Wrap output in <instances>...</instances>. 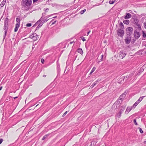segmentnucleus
I'll use <instances>...</instances> for the list:
<instances>
[{"instance_id":"60","label":"nucleus","mask_w":146,"mask_h":146,"mask_svg":"<svg viewBox=\"0 0 146 146\" xmlns=\"http://www.w3.org/2000/svg\"><path fill=\"white\" fill-rule=\"evenodd\" d=\"M93 72H92V71H91V72H90V74H91Z\"/></svg>"},{"instance_id":"50","label":"nucleus","mask_w":146,"mask_h":146,"mask_svg":"<svg viewBox=\"0 0 146 146\" xmlns=\"http://www.w3.org/2000/svg\"><path fill=\"white\" fill-rule=\"evenodd\" d=\"M33 2L34 3L38 1V0H33Z\"/></svg>"},{"instance_id":"7","label":"nucleus","mask_w":146,"mask_h":146,"mask_svg":"<svg viewBox=\"0 0 146 146\" xmlns=\"http://www.w3.org/2000/svg\"><path fill=\"white\" fill-rule=\"evenodd\" d=\"M126 54L125 52L122 51L119 52V57L121 59L123 58L126 56Z\"/></svg>"},{"instance_id":"54","label":"nucleus","mask_w":146,"mask_h":146,"mask_svg":"<svg viewBox=\"0 0 146 146\" xmlns=\"http://www.w3.org/2000/svg\"><path fill=\"white\" fill-rule=\"evenodd\" d=\"M143 16H145L146 15V14H143L141 15Z\"/></svg>"},{"instance_id":"64","label":"nucleus","mask_w":146,"mask_h":146,"mask_svg":"<svg viewBox=\"0 0 146 146\" xmlns=\"http://www.w3.org/2000/svg\"><path fill=\"white\" fill-rule=\"evenodd\" d=\"M144 45H145V46H146V44H144Z\"/></svg>"},{"instance_id":"48","label":"nucleus","mask_w":146,"mask_h":146,"mask_svg":"<svg viewBox=\"0 0 146 146\" xmlns=\"http://www.w3.org/2000/svg\"><path fill=\"white\" fill-rule=\"evenodd\" d=\"M103 55H102L101 58V59H100V60L99 62L101 61L102 60V59H103Z\"/></svg>"},{"instance_id":"39","label":"nucleus","mask_w":146,"mask_h":146,"mask_svg":"<svg viewBox=\"0 0 146 146\" xmlns=\"http://www.w3.org/2000/svg\"><path fill=\"white\" fill-rule=\"evenodd\" d=\"M5 4V3H4V2H3L2 1V2H1L0 5L1 7H3L4 6Z\"/></svg>"},{"instance_id":"1","label":"nucleus","mask_w":146,"mask_h":146,"mask_svg":"<svg viewBox=\"0 0 146 146\" xmlns=\"http://www.w3.org/2000/svg\"><path fill=\"white\" fill-rule=\"evenodd\" d=\"M32 3L31 0H22L21 1V5L22 8H24V9L26 10H28L30 7Z\"/></svg>"},{"instance_id":"56","label":"nucleus","mask_w":146,"mask_h":146,"mask_svg":"<svg viewBox=\"0 0 146 146\" xmlns=\"http://www.w3.org/2000/svg\"><path fill=\"white\" fill-rule=\"evenodd\" d=\"M6 1V0H3V2H4V3H5Z\"/></svg>"},{"instance_id":"45","label":"nucleus","mask_w":146,"mask_h":146,"mask_svg":"<svg viewBox=\"0 0 146 146\" xmlns=\"http://www.w3.org/2000/svg\"><path fill=\"white\" fill-rule=\"evenodd\" d=\"M41 61L42 63L43 64L44 62V60L42 58L41 60Z\"/></svg>"},{"instance_id":"59","label":"nucleus","mask_w":146,"mask_h":146,"mask_svg":"<svg viewBox=\"0 0 146 146\" xmlns=\"http://www.w3.org/2000/svg\"><path fill=\"white\" fill-rule=\"evenodd\" d=\"M2 87L1 86L0 87V90H1L2 89Z\"/></svg>"},{"instance_id":"19","label":"nucleus","mask_w":146,"mask_h":146,"mask_svg":"<svg viewBox=\"0 0 146 146\" xmlns=\"http://www.w3.org/2000/svg\"><path fill=\"white\" fill-rule=\"evenodd\" d=\"M145 97V96H143L140 97L139 98L137 101V102L139 103Z\"/></svg>"},{"instance_id":"20","label":"nucleus","mask_w":146,"mask_h":146,"mask_svg":"<svg viewBox=\"0 0 146 146\" xmlns=\"http://www.w3.org/2000/svg\"><path fill=\"white\" fill-rule=\"evenodd\" d=\"M9 22V19L7 17L5 20L4 22V24L8 25V23Z\"/></svg>"},{"instance_id":"6","label":"nucleus","mask_w":146,"mask_h":146,"mask_svg":"<svg viewBox=\"0 0 146 146\" xmlns=\"http://www.w3.org/2000/svg\"><path fill=\"white\" fill-rule=\"evenodd\" d=\"M134 36L135 38L138 39L140 37L141 34L139 32H137L136 30H135L134 32Z\"/></svg>"},{"instance_id":"23","label":"nucleus","mask_w":146,"mask_h":146,"mask_svg":"<svg viewBox=\"0 0 146 146\" xmlns=\"http://www.w3.org/2000/svg\"><path fill=\"white\" fill-rule=\"evenodd\" d=\"M8 31H5V33L3 35V41L7 35V32Z\"/></svg>"},{"instance_id":"29","label":"nucleus","mask_w":146,"mask_h":146,"mask_svg":"<svg viewBox=\"0 0 146 146\" xmlns=\"http://www.w3.org/2000/svg\"><path fill=\"white\" fill-rule=\"evenodd\" d=\"M124 110L125 108H123V107H122V108L120 109L119 112L122 113L123 111H124Z\"/></svg>"},{"instance_id":"31","label":"nucleus","mask_w":146,"mask_h":146,"mask_svg":"<svg viewBox=\"0 0 146 146\" xmlns=\"http://www.w3.org/2000/svg\"><path fill=\"white\" fill-rule=\"evenodd\" d=\"M54 21V20L53 19L51 21V23H51L52 25H53V24H55L56 22V21Z\"/></svg>"},{"instance_id":"25","label":"nucleus","mask_w":146,"mask_h":146,"mask_svg":"<svg viewBox=\"0 0 146 146\" xmlns=\"http://www.w3.org/2000/svg\"><path fill=\"white\" fill-rule=\"evenodd\" d=\"M125 93H123L120 96V100H121L122 99V98H124L125 96Z\"/></svg>"},{"instance_id":"47","label":"nucleus","mask_w":146,"mask_h":146,"mask_svg":"<svg viewBox=\"0 0 146 146\" xmlns=\"http://www.w3.org/2000/svg\"><path fill=\"white\" fill-rule=\"evenodd\" d=\"M3 141V139H2V138L0 139V144H1L2 143Z\"/></svg>"},{"instance_id":"43","label":"nucleus","mask_w":146,"mask_h":146,"mask_svg":"<svg viewBox=\"0 0 146 146\" xmlns=\"http://www.w3.org/2000/svg\"><path fill=\"white\" fill-rule=\"evenodd\" d=\"M34 35V36H39V35L35 33H33L32 35Z\"/></svg>"},{"instance_id":"34","label":"nucleus","mask_w":146,"mask_h":146,"mask_svg":"<svg viewBox=\"0 0 146 146\" xmlns=\"http://www.w3.org/2000/svg\"><path fill=\"white\" fill-rule=\"evenodd\" d=\"M32 24L31 23H28L26 25V26L27 27H30L31 26Z\"/></svg>"},{"instance_id":"12","label":"nucleus","mask_w":146,"mask_h":146,"mask_svg":"<svg viewBox=\"0 0 146 146\" xmlns=\"http://www.w3.org/2000/svg\"><path fill=\"white\" fill-rule=\"evenodd\" d=\"M131 108H129V107H127L125 112V114H128L131 110Z\"/></svg>"},{"instance_id":"57","label":"nucleus","mask_w":146,"mask_h":146,"mask_svg":"<svg viewBox=\"0 0 146 146\" xmlns=\"http://www.w3.org/2000/svg\"><path fill=\"white\" fill-rule=\"evenodd\" d=\"M90 31H89L87 33V35H89V34L90 33Z\"/></svg>"},{"instance_id":"58","label":"nucleus","mask_w":146,"mask_h":146,"mask_svg":"<svg viewBox=\"0 0 146 146\" xmlns=\"http://www.w3.org/2000/svg\"><path fill=\"white\" fill-rule=\"evenodd\" d=\"M46 76L45 75H43V77H45Z\"/></svg>"},{"instance_id":"40","label":"nucleus","mask_w":146,"mask_h":146,"mask_svg":"<svg viewBox=\"0 0 146 146\" xmlns=\"http://www.w3.org/2000/svg\"><path fill=\"white\" fill-rule=\"evenodd\" d=\"M95 142H94V141L92 142L91 143V145H90L91 146H94V145L95 144Z\"/></svg>"},{"instance_id":"24","label":"nucleus","mask_w":146,"mask_h":146,"mask_svg":"<svg viewBox=\"0 0 146 146\" xmlns=\"http://www.w3.org/2000/svg\"><path fill=\"white\" fill-rule=\"evenodd\" d=\"M98 81L97 80L95 82H94L92 84V85L90 87L92 88L94 87V86H95L96 85V84H97V82H98Z\"/></svg>"},{"instance_id":"61","label":"nucleus","mask_w":146,"mask_h":146,"mask_svg":"<svg viewBox=\"0 0 146 146\" xmlns=\"http://www.w3.org/2000/svg\"><path fill=\"white\" fill-rule=\"evenodd\" d=\"M144 143V144H146V141H145L143 142Z\"/></svg>"},{"instance_id":"55","label":"nucleus","mask_w":146,"mask_h":146,"mask_svg":"<svg viewBox=\"0 0 146 146\" xmlns=\"http://www.w3.org/2000/svg\"><path fill=\"white\" fill-rule=\"evenodd\" d=\"M74 42V41H72V42H70V44H72Z\"/></svg>"},{"instance_id":"10","label":"nucleus","mask_w":146,"mask_h":146,"mask_svg":"<svg viewBox=\"0 0 146 146\" xmlns=\"http://www.w3.org/2000/svg\"><path fill=\"white\" fill-rule=\"evenodd\" d=\"M57 73L58 74H59L60 72V69L59 64L58 63H57Z\"/></svg>"},{"instance_id":"42","label":"nucleus","mask_w":146,"mask_h":146,"mask_svg":"<svg viewBox=\"0 0 146 146\" xmlns=\"http://www.w3.org/2000/svg\"><path fill=\"white\" fill-rule=\"evenodd\" d=\"M104 1V0H103L102 2L100 3H97L94 6H99V5H100L102 3H103Z\"/></svg>"},{"instance_id":"62","label":"nucleus","mask_w":146,"mask_h":146,"mask_svg":"<svg viewBox=\"0 0 146 146\" xmlns=\"http://www.w3.org/2000/svg\"><path fill=\"white\" fill-rule=\"evenodd\" d=\"M50 16V15H48V16H47L46 17L48 18Z\"/></svg>"},{"instance_id":"36","label":"nucleus","mask_w":146,"mask_h":146,"mask_svg":"<svg viewBox=\"0 0 146 146\" xmlns=\"http://www.w3.org/2000/svg\"><path fill=\"white\" fill-rule=\"evenodd\" d=\"M41 19V22H42L43 21H44V23L45 22H47L48 19Z\"/></svg>"},{"instance_id":"30","label":"nucleus","mask_w":146,"mask_h":146,"mask_svg":"<svg viewBox=\"0 0 146 146\" xmlns=\"http://www.w3.org/2000/svg\"><path fill=\"white\" fill-rule=\"evenodd\" d=\"M86 11V9H84L83 10H82L80 12V13L81 14H83L85 11Z\"/></svg>"},{"instance_id":"18","label":"nucleus","mask_w":146,"mask_h":146,"mask_svg":"<svg viewBox=\"0 0 146 146\" xmlns=\"http://www.w3.org/2000/svg\"><path fill=\"white\" fill-rule=\"evenodd\" d=\"M16 21L17 22L16 24H18L20 25V20L19 18H17L16 19Z\"/></svg>"},{"instance_id":"16","label":"nucleus","mask_w":146,"mask_h":146,"mask_svg":"<svg viewBox=\"0 0 146 146\" xmlns=\"http://www.w3.org/2000/svg\"><path fill=\"white\" fill-rule=\"evenodd\" d=\"M139 20L137 19H134V24L136 25L138 24V22H139Z\"/></svg>"},{"instance_id":"44","label":"nucleus","mask_w":146,"mask_h":146,"mask_svg":"<svg viewBox=\"0 0 146 146\" xmlns=\"http://www.w3.org/2000/svg\"><path fill=\"white\" fill-rule=\"evenodd\" d=\"M96 68L95 67H93L92 68V70H91V71L92 72H94V71L95 70H96Z\"/></svg>"},{"instance_id":"37","label":"nucleus","mask_w":146,"mask_h":146,"mask_svg":"<svg viewBox=\"0 0 146 146\" xmlns=\"http://www.w3.org/2000/svg\"><path fill=\"white\" fill-rule=\"evenodd\" d=\"M121 114L122 113L119 111V113L117 114V116L119 117H120L121 116Z\"/></svg>"},{"instance_id":"21","label":"nucleus","mask_w":146,"mask_h":146,"mask_svg":"<svg viewBox=\"0 0 146 146\" xmlns=\"http://www.w3.org/2000/svg\"><path fill=\"white\" fill-rule=\"evenodd\" d=\"M123 22L124 24L128 25L129 23V20H125Z\"/></svg>"},{"instance_id":"5","label":"nucleus","mask_w":146,"mask_h":146,"mask_svg":"<svg viewBox=\"0 0 146 146\" xmlns=\"http://www.w3.org/2000/svg\"><path fill=\"white\" fill-rule=\"evenodd\" d=\"M131 36L130 35H126V36L125 37L124 41L126 44H129L131 41Z\"/></svg>"},{"instance_id":"51","label":"nucleus","mask_w":146,"mask_h":146,"mask_svg":"<svg viewBox=\"0 0 146 146\" xmlns=\"http://www.w3.org/2000/svg\"><path fill=\"white\" fill-rule=\"evenodd\" d=\"M144 24L145 25L144 27L146 29V22L145 23H144Z\"/></svg>"},{"instance_id":"17","label":"nucleus","mask_w":146,"mask_h":146,"mask_svg":"<svg viewBox=\"0 0 146 146\" xmlns=\"http://www.w3.org/2000/svg\"><path fill=\"white\" fill-rule=\"evenodd\" d=\"M119 25L120 28H119V29H123L124 28V26L123 23L122 22L120 23L119 24Z\"/></svg>"},{"instance_id":"49","label":"nucleus","mask_w":146,"mask_h":146,"mask_svg":"<svg viewBox=\"0 0 146 146\" xmlns=\"http://www.w3.org/2000/svg\"><path fill=\"white\" fill-rule=\"evenodd\" d=\"M81 38H82L83 41H84L86 40V39L83 37H81Z\"/></svg>"},{"instance_id":"46","label":"nucleus","mask_w":146,"mask_h":146,"mask_svg":"<svg viewBox=\"0 0 146 146\" xmlns=\"http://www.w3.org/2000/svg\"><path fill=\"white\" fill-rule=\"evenodd\" d=\"M67 112H68L67 111H66L62 115V117H64L67 114Z\"/></svg>"},{"instance_id":"14","label":"nucleus","mask_w":146,"mask_h":146,"mask_svg":"<svg viewBox=\"0 0 146 146\" xmlns=\"http://www.w3.org/2000/svg\"><path fill=\"white\" fill-rule=\"evenodd\" d=\"M9 25L7 24H4L3 29L4 31H8V29Z\"/></svg>"},{"instance_id":"9","label":"nucleus","mask_w":146,"mask_h":146,"mask_svg":"<svg viewBox=\"0 0 146 146\" xmlns=\"http://www.w3.org/2000/svg\"><path fill=\"white\" fill-rule=\"evenodd\" d=\"M126 15L124 17V18L125 19H128L131 18V15L129 13H126Z\"/></svg>"},{"instance_id":"11","label":"nucleus","mask_w":146,"mask_h":146,"mask_svg":"<svg viewBox=\"0 0 146 146\" xmlns=\"http://www.w3.org/2000/svg\"><path fill=\"white\" fill-rule=\"evenodd\" d=\"M20 25H19L18 24H16L14 30V31L15 32H16L18 31Z\"/></svg>"},{"instance_id":"35","label":"nucleus","mask_w":146,"mask_h":146,"mask_svg":"<svg viewBox=\"0 0 146 146\" xmlns=\"http://www.w3.org/2000/svg\"><path fill=\"white\" fill-rule=\"evenodd\" d=\"M138 129H139V131L141 133H143V131L142 130L141 128L140 127H139Z\"/></svg>"},{"instance_id":"26","label":"nucleus","mask_w":146,"mask_h":146,"mask_svg":"<svg viewBox=\"0 0 146 146\" xmlns=\"http://www.w3.org/2000/svg\"><path fill=\"white\" fill-rule=\"evenodd\" d=\"M115 0H112V1H110L109 2V3L110 4H113L115 1Z\"/></svg>"},{"instance_id":"3","label":"nucleus","mask_w":146,"mask_h":146,"mask_svg":"<svg viewBox=\"0 0 146 146\" xmlns=\"http://www.w3.org/2000/svg\"><path fill=\"white\" fill-rule=\"evenodd\" d=\"M125 33L123 29H118L117 31V35L121 38H123Z\"/></svg>"},{"instance_id":"2","label":"nucleus","mask_w":146,"mask_h":146,"mask_svg":"<svg viewBox=\"0 0 146 146\" xmlns=\"http://www.w3.org/2000/svg\"><path fill=\"white\" fill-rule=\"evenodd\" d=\"M42 18H40V19L37 21L32 27H33L37 25H38L36 28L35 31L36 30H38L44 24V21L42 22H41Z\"/></svg>"},{"instance_id":"13","label":"nucleus","mask_w":146,"mask_h":146,"mask_svg":"<svg viewBox=\"0 0 146 146\" xmlns=\"http://www.w3.org/2000/svg\"><path fill=\"white\" fill-rule=\"evenodd\" d=\"M77 51L81 55L83 53V52L81 48H79L77 50Z\"/></svg>"},{"instance_id":"32","label":"nucleus","mask_w":146,"mask_h":146,"mask_svg":"<svg viewBox=\"0 0 146 146\" xmlns=\"http://www.w3.org/2000/svg\"><path fill=\"white\" fill-rule=\"evenodd\" d=\"M136 39H135V38H133L131 41V43L133 44L134 43H135L136 41Z\"/></svg>"},{"instance_id":"15","label":"nucleus","mask_w":146,"mask_h":146,"mask_svg":"<svg viewBox=\"0 0 146 146\" xmlns=\"http://www.w3.org/2000/svg\"><path fill=\"white\" fill-rule=\"evenodd\" d=\"M135 25L136 26V28H137L138 31H139L141 30V26L139 24H138Z\"/></svg>"},{"instance_id":"63","label":"nucleus","mask_w":146,"mask_h":146,"mask_svg":"<svg viewBox=\"0 0 146 146\" xmlns=\"http://www.w3.org/2000/svg\"><path fill=\"white\" fill-rule=\"evenodd\" d=\"M18 98V97H15L14 98V99H16V98Z\"/></svg>"},{"instance_id":"38","label":"nucleus","mask_w":146,"mask_h":146,"mask_svg":"<svg viewBox=\"0 0 146 146\" xmlns=\"http://www.w3.org/2000/svg\"><path fill=\"white\" fill-rule=\"evenodd\" d=\"M133 122L136 125H137L138 124L137 123V122H136V119H134L133 120Z\"/></svg>"},{"instance_id":"53","label":"nucleus","mask_w":146,"mask_h":146,"mask_svg":"<svg viewBox=\"0 0 146 146\" xmlns=\"http://www.w3.org/2000/svg\"><path fill=\"white\" fill-rule=\"evenodd\" d=\"M130 108H131V110H132V109L133 108H134V107H133V106H131V107H129Z\"/></svg>"},{"instance_id":"33","label":"nucleus","mask_w":146,"mask_h":146,"mask_svg":"<svg viewBox=\"0 0 146 146\" xmlns=\"http://www.w3.org/2000/svg\"><path fill=\"white\" fill-rule=\"evenodd\" d=\"M45 13H43L42 14V17H41V18H42V19H44V18H45Z\"/></svg>"},{"instance_id":"22","label":"nucleus","mask_w":146,"mask_h":146,"mask_svg":"<svg viewBox=\"0 0 146 146\" xmlns=\"http://www.w3.org/2000/svg\"><path fill=\"white\" fill-rule=\"evenodd\" d=\"M50 135V134H47L45 135L44 136L42 139V140H43L46 139V138H47Z\"/></svg>"},{"instance_id":"8","label":"nucleus","mask_w":146,"mask_h":146,"mask_svg":"<svg viewBox=\"0 0 146 146\" xmlns=\"http://www.w3.org/2000/svg\"><path fill=\"white\" fill-rule=\"evenodd\" d=\"M29 38L33 39L34 41H36L39 38V36H34V35H30Z\"/></svg>"},{"instance_id":"52","label":"nucleus","mask_w":146,"mask_h":146,"mask_svg":"<svg viewBox=\"0 0 146 146\" xmlns=\"http://www.w3.org/2000/svg\"><path fill=\"white\" fill-rule=\"evenodd\" d=\"M48 10V8H46L45 10V11L46 12H47Z\"/></svg>"},{"instance_id":"4","label":"nucleus","mask_w":146,"mask_h":146,"mask_svg":"<svg viewBox=\"0 0 146 146\" xmlns=\"http://www.w3.org/2000/svg\"><path fill=\"white\" fill-rule=\"evenodd\" d=\"M133 28L131 27L127 28L126 30V35L131 36L133 34Z\"/></svg>"},{"instance_id":"28","label":"nucleus","mask_w":146,"mask_h":146,"mask_svg":"<svg viewBox=\"0 0 146 146\" xmlns=\"http://www.w3.org/2000/svg\"><path fill=\"white\" fill-rule=\"evenodd\" d=\"M143 36L144 38L146 37V33H145L144 31H142Z\"/></svg>"},{"instance_id":"27","label":"nucleus","mask_w":146,"mask_h":146,"mask_svg":"<svg viewBox=\"0 0 146 146\" xmlns=\"http://www.w3.org/2000/svg\"><path fill=\"white\" fill-rule=\"evenodd\" d=\"M139 103L137 101L133 105V107H134V108H135L136 106L139 104Z\"/></svg>"},{"instance_id":"41","label":"nucleus","mask_w":146,"mask_h":146,"mask_svg":"<svg viewBox=\"0 0 146 146\" xmlns=\"http://www.w3.org/2000/svg\"><path fill=\"white\" fill-rule=\"evenodd\" d=\"M144 70V69L143 68H141L140 70H139V73H141V72H143Z\"/></svg>"}]
</instances>
